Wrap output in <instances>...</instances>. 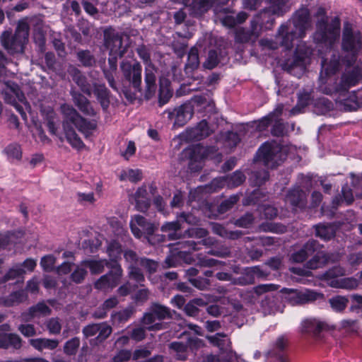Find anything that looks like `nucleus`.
<instances>
[{
	"label": "nucleus",
	"mask_w": 362,
	"mask_h": 362,
	"mask_svg": "<svg viewBox=\"0 0 362 362\" xmlns=\"http://www.w3.org/2000/svg\"><path fill=\"white\" fill-rule=\"evenodd\" d=\"M319 13L324 16V9L320 8ZM339 18H334L328 24L323 17L318 21L317 31L314 35V40L317 43L325 44L327 51L326 57L322 56V71L319 78V88L325 94L344 91L355 86L361 77V70L355 68L351 73L344 74L340 84L336 85L334 74L339 69L340 60L335 54L333 45L339 39Z\"/></svg>",
	"instance_id": "f257e3e1"
},
{
	"label": "nucleus",
	"mask_w": 362,
	"mask_h": 362,
	"mask_svg": "<svg viewBox=\"0 0 362 362\" xmlns=\"http://www.w3.org/2000/svg\"><path fill=\"white\" fill-rule=\"evenodd\" d=\"M309 20L308 10L305 8H301L296 13L291 21L279 28L275 41L267 38L259 41L264 49H276L279 46L284 47L285 49H290L296 45L293 59L287 60L284 64V68L298 77L305 71L310 57L314 54V51L300 40L304 37L305 30L310 25Z\"/></svg>",
	"instance_id": "f03ea898"
},
{
	"label": "nucleus",
	"mask_w": 362,
	"mask_h": 362,
	"mask_svg": "<svg viewBox=\"0 0 362 362\" xmlns=\"http://www.w3.org/2000/svg\"><path fill=\"white\" fill-rule=\"evenodd\" d=\"M61 110L64 116L63 130L67 141L73 148L82 149L84 144L76 133L74 127L88 137L95 129L96 122L86 120L70 105L64 104L61 106Z\"/></svg>",
	"instance_id": "7ed1b4c3"
},
{
	"label": "nucleus",
	"mask_w": 362,
	"mask_h": 362,
	"mask_svg": "<svg viewBox=\"0 0 362 362\" xmlns=\"http://www.w3.org/2000/svg\"><path fill=\"white\" fill-rule=\"evenodd\" d=\"M107 252L112 260L110 267L112 270L107 274L102 276L95 284L97 289L107 291L115 288L119 283L122 275V269L116 260L120 257L122 249L120 245L115 240L107 245Z\"/></svg>",
	"instance_id": "20e7f679"
},
{
	"label": "nucleus",
	"mask_w": 362,
	"mask_h": 362,
	"mask_svg": "<svg viewBox=\"0 0 362 362\" xmlns=\"http://www.w3.org/2000/svg\"><path fill=\"white\" fill-rule=\"evenodd\" d=\"M206 107H211V102L202 96H195L190 102L175 108L173 110H166L168 117L172 119L175 117L174 125L182 127L192 117L194 110L203 111Z\"/></svg>",
	"instance_id": "39448f33"
},
{
	"label": "nucleus",
	"mask_w": 362,
	"mask_h": 362,
	"mask_svg": "<svg viewBox=\"0 0 362 362\" xmlns=\"http://www.w3.org/2000/svg\"><path fill=\"white\" fill-rule=\"evenodd\" d=\"M362 47L361 33L354 30L349 23H345L343 31L342 49L347 53L346 59L342 60L350 66L356 61V56Z\"/></svg>",
	"instance_id": "423d86ee"
},
{
	"label": "nucleus",
	"mask_w": 362,
	"mask_h": 362,
	"mask_svg": "<svg viewBox=\"0 0 362 362\" xmlns=\"http://www.w3.org/2000/svg\"><path fill=\"white\" fill-rule=\"evenodd\" d=\"M29 25L26 20L18 22L13 37L11 38V33L4 32L1 37L3 46L11 53H21L28 39Z\"/></svg>",
	"instance_id": "0eeeda50"
},
{
	"label": "nucleus",
	"mask_w": 362,
	"mask_h": 362,
	"mask_svg": "<svg viewBox=\"0 0 362 362\" xmlns=\"http://www.w3.org/2000/svg\"><path fill=\"white\" fill-rule=\"evenodd\" d=\"M257 158L269 168H274L286 158V148L276 141L266 142L259 149Z\"/></svg>",
	"instance_id": "6e6552de"
},
{
	"label": "nucleus",
	"mask_w": 362,
	"mask_h": 362,
	"mask_svg": "<svg viewBox=\"0 0 362 362\" xmlns=\"http://www.w3.org/2000/svg\"><path fill=\"white\" fill-rule=\"evenodd\" d=\"M3 94L4 95L5 101L15 107L22 117L26 119V112H30L31 107L25 100V96L20 90L18 85L11 81L5 82Z\"/></svg>",
	"instance_id": "1a4fd4ad"
},
{
	"label": "nucleus",
	"mask_w": 362,
	"mask_h": 362,
	"mask_svg": "<svg viewBox=\"0 0 362 362\" xmlns=\"http://www.w3.org/2000/svg\"><path fill=\"white\" fill-rule=\"evenodd\" d=\"M353 269L347 272V273H351ZM346 274V271L338 266L334 267L332 269L327 271L323 274V279L326 281L327 284L332 288H341L346 290L355 289L358 286V281L353 277L341 278L338 277L344 276Z\"/></svg>",
	"instance_id": "9d476101"
},
{
	"label": "nucleus",
	"mask_w": 362,
	"mask_h": 362,
	"mask_svg": "<svg viewBox=\"0 0 362 362\" xmlns=\"http://www.w3.org/2000/svg\"><path fill=\"white\" fill-rule=\"evenodd\" d=\"M105 45L110 50L109 64L110 69L113 71L117 68V59L122 57L125 49L122 46V38L112 28H107L104 31Z\"/></svg>",
	"instance_id": "9b49d317"
},
{
	"label": "nucleus",
	"mask_w": 362,
	"mask_h": 362,
	"mask_svg": "<svg viewBox=\"0 0 362 362\" xmlns=\"http://www.w3.org/2000/svg\"><path fill=\"white\" fill-rule=\"evenodd\" d=\"M214 152L213 147H205L199 144L185 148L182 156L189 160L190 169L197 171L202 168V162L204 159L212 158Z\"/></svg>",
	"instance_id": "f8f14e48"
},
{
	"label": "nucleus",
	"mask_w": 362,
	"mask_h": 362,
	"mask_svg": "<svg viewBox=\"0 0 362 362\" xmlns=\"http://www.w3.org/2000/svg\"><path fill=\"white\" fill-rule=\"evenodd\" d=\"M282 293L283 298L292 305L309 303L323 297L320 293L305 288L300 290L284 288Z\"/></svg>",
	"instance_id": "ddd939ff"
},
{
	"label": "nucleus",
	"mask_w": 362,
	"mask_h": 362,
	"mask_svg": "<svg viewBox=\"0 0 362 362\" xmlns=\"http://www.w3.org/2000/svg\"><path fill=\"white\" fill-rule=\"evenodd\" d=\"M170 316L168 308L155 304L151 308V313H146L143 317V323L149 330H160L163 328L161 322H156V320H161Z\"/></svg>",
	"instance_id": "4468645a"
},
{
	"label": "nucleus",
	"mask_w": 362,
	"mask_h": 362,
	"mask_svg": "<svg viewBox=\"0 0 362 362\" xmlns=\"http://www.w3.org/2000/svg\"><path fill=\"white\" fill-rule=\"evenodd\" d=\"M207 338L211 344L219 348L221 354H226L227 357V359L222 361L218 357L210 356L208 358L209 362H230L233 358H235V353H234L230 348V341L226 334L218 333L214 336L208 337Z\"/></svg>",
	"instance_id": "2eb2a0df"
},
{
	"label": "nucleus",
	"mask_w": 362,
	"mask_h": 362,
	"mask_svg": "<svg viewBox=\"0 0 362 362\" xmlns=\"http://www.w3.org/2000/svg\"><path fill=\"white\" fill-rule=\"evenodd\" d=\"M227 1L228 0H184V4L191 15L199 16L210 8L214 9L219 4H225Z\"/></svg>",
	"instance_id": "dca6fc26"
},
{
	"label": "nucleus",
	"mask_w": 362,
	"mask_h": 362,
	"mask_svg": "<svg viewBox=\"0 0 362 362\" xmlns=\"http://www.w3.org/2000/svg\"><path fill=\"white\" fill-rule=\"evenodd\" d=\"M139 54L146 64L145 83L146 86V97L151 98L156 92V69L149 62V55L142 49H139Z\"/></svg>",
	"instance_id": "f3484780"
},
{
	"label": "nucleus",
	"mask_w": 362,
	"mask_h": 362,
	"mask_svg": "<svg viewBox=\"0 0 362 362\" xmlns=\"http://www.w3.org/2000/svg\"><path fill=\"white\" fill-rule=\"evenodd\" d=\"M131 231L136 238H141L144 235H151L154 231V225L148 222L143 216L135 215L132 217L129 223Z\"/></svg>",
	"instance_id": "a211bd4d"
},
{
	"label": "nucleus",
	"mask_w": 362,
	"mask_h": 362,
	"mask_svg": "<svg viewBox=\"0 0 362 362\" xmlns=\"http://www.w3.org/2000/svg\"><path fill=\"white\" fill-rule=\"evenodd\" d=\"M176 245L177 247L175 250L179 251L173 253L172 255L167 257L165 261L166 267H176L177 262L175 260V255L181 257L182 254L189 252L191 250H197L201 248V243L199 241L197 243L194 240H191L179 242Z\"/></svg>",
	"instance_id": "6ab92c4d"
},
{
	"label": "nucleus",
	"mask_w": 362,
	"mask_h": 362,
	"mask_svg": "<svg viewBox=\"0 0 362 362\" xmlns=\"http://www.w3.org/2000/svg\"><path fill=\"white\" fill-rule=\"evenodd\" d=\"M263 0H243L244 6L249 9H255ZM290 0H270L269 12L275 15H281L289 8Z\"/></svg>",
	"instance_id": "aec40b11"
},
{
	"label": "nucleus",
	"mask_w": 362,
	"mask_h": 362,
	"mask_svg": "<svg viewBox=\"0 0 362 362\" xmlns=\"http://www.w3.org/2000/svg\"><path fill=\"white\" fill-rule=\"evenodd\" d=\"M214 12L216 16V19L218 20L223 25L228 28H233L236 24L241 23L247 18V15L245 12H240L237 14L236 17H235L234 13L228 12L225 9L219 11L218 6L215 7Z\"/></svg>",
	"instance_id": "412c9836"
},
{
	"label": "nucleus",
	"mask_w": 362,
	"mask_h": 362,
	"mask_svg": "<svg viewBox=\"0 0 362 362\" xmlns=\"http://www.w3.org/2000/svg\"><path fill=\"white\" fill-rule=\"evenodd\" d=\"M83 332L86 337L98 334L96 341L101 342L111 334L112 328L106 323L92 324L84 327Z\"/></svg>",
	"instance_id": "4be33fe9"
},
{
	"label": "nucleus",
	"mask_w": 362,
	"mask_h": 362,
	"mask_svg": "<svg viewBox=\"0 0 362 362\" xmlns=\"http://www.w3.org/2000/svg\"><path fill=\"white\" fill-rule=\"evenodd\" d=\"M121 69L125 77L132 81L134 88H138L141 81V66L137 63L134 62L130 64L128 62H122Z\"/></svg>",
	"instance_id": "5701e85b"
},
{
	"label": "nucleus",
	"mask_w": 362,
	"mask_h": 362,
	"mask_svg": "<svg viewBox=\"0 0 362 362\" xmlns=\"http://www.w3.org/2000/svg\"><path fill=\"white\" fill-rule=\"evenodd\" d=\"M202 341L197 337H191L188 339L187 345L182 342H173L170 345V348L176 354V356L180 360H185L187 358V346L191 349H197L202 346Z\"/></svg>",
	"instance_id": "b1692460"
},
{
	"label": "nucleus",
	"mask_w": 362,
	"mask_h": 362,
	"mask_svg": "<svg viewBox=\"0 0 362 362\" xmlns=\"http://www.w3.org/2000/svg\"><path fill=\"white\" fill-rule=\"evenodd\" d=\"M210 129L205 120L201 121L195 127L187 129L182 134V137L189 141L201 140L209 136Z\"/></svg>",
	"instance_id": "393cba45"
},
{
	"label": "nucleus",
	"mask_w": 362,
	"mask_h": 362,
	"mask_svg": "<svg viewBox=\"0 0 362 362\" xmlns=\"http://www.w3.org/2000/svg\"><path fill=\"white\" fill-rule=\"evenodd\" d=\"M329 329L325 322L315 318L305 319L302 321L300 327L301 332L317 334L322 331Z\"/></svg>",
	"instance_id": "a878e982"
},
{
	"label": "nucleus",
	"mask_w": 362,
	"mask_h": 362,
	"mask_svg": "<svg viewBox=\"0 0 362 362\" xmlns=\"http://www.w3.org/2000/svg\"><path fill=\"white\" fill-rule=\"evenodd\" d=\"M245 180V176L240 171H235L230 177H220L212 181V186L216 188H222L226 185L229 187H234L241 185Z\"/></svg>",
	"instance_id": "bb28decb"
},
{
	"label": "nucleus",
	"mask_w": 362,
	"mask_h": 362,
	"mask_svg": "<svg viewBox=\"0 0 362 362\" xmlns=\"http://www.w3.org/2000/svg\"><path fill=\"white\" fill-rule=\"evenodd\" d=\"M36 267V262L31 259H26L22 266H16L11 269L4 277V281L22 278L26 272H32Z\"/></svg>",
	"instance_id": "cd10ccee"
},
{
	"label": "nucleus",
	"mask_w": 362,
	"mask_h": 362,
	"mask_svg": "<svg viewBox=\"0 0 362 362\" xmlns=\"http://www.w3.org/2000/svg\"><path fill=\"white\" fill-rule=\"evenodd\" d=\"M50 314V309L44 303H39L35 306L30 308L27 313L22 314V320L30 321Z\"/></svg>",
	"instance_id": "c85d7f7f"
},
{
	"label": "nucleus",
	"mask_w": 362,
	"mask_h": 362,
	"mask_svg": "<svg viewBox=\"0 0 362 362\" xmlns=\"http://www.w3.org/2000/svg\"><path fill=\"white\" fill-rule=\"evenodd\" d=\"M319 245L314 240L308 241L298 252L292 255L291 259L295 262H303L310 255L317 251Z\"/></svg>",
	"instance_id": "c756f323"
},
{
	"label": "nucleus",
	"mask_w": 362,
	"mask_h": 362,
	"mask_svg": "<svg viewBox=\"0 0 362 362\" xmlns=\"http://www.w3.org/2000/svg\"><path fill=\"white\" fill-rule=\"evenodd\" d=\"M283 108L284 107L282 105H278L272 112L255 122L256 129L259 132L265 130L271 122L277 119L279 115L282 113Z\"/></svg>",
	"instance_id": "7c9ffc66"
},
{
	"label": "nucleus",
	"mask_w": 362,
	"mask_h": 362,
	"mask_svg": "<svg viewBox=\"0 0 362 362\" xmlns=\"http://www.w3.org/2000/svg\"><path fill=\"white\" fill-rule=\"evenodd\" d=\"M135 206L141 211H146L149 206V199L146 187L138 188L134 194Z\"/></svg>",
	"instance_id": "2f4dec72"
},
{
	"label": "nucleus",
	"mask_w": 362,
	"mask_h": 362,
	"mask_svg": "<svg viewBox=\"0 0 362 362\" xmlns=\"http://www.w3.org/2000/svg\"><path fill=\"white\" fill-rule=\"evenodd\" d=\"M304 199L305 193L298 187L288 192L286 197V202L293 206L301 208L305 205Z\"/></svg>",
	"instance_id": "473e14b6"
},
{
	"label": "nucleus",
	"mask_w": 362,
	"mask_h": 362,
	"mask_svg": "<svg viewBox=\"0 0 362 362\" xmlns=\"http://www.w3.org/2000/svg\"><path fill=\"white\" fill-rule=\"evenodd\" d=\"M42 115L47 121V126L49 132L52 134L57 135V131L55 127V113L53 107L50 105H42L40 107Z\"/></svg>",
	"instance_id": "72a5a7b5"
},
{
	"label": "nucleus",
	"mask_w": 362,
	"mask_h": 362,
	"mask_svg": "<svg viewBox=\"0 0 362 362\" xmlns=\"http://www.w3.org/2000/svg\"><path fill=\"white\" fill-rule=\"evenodd\" d=\"M73 98L76 105L84 114L88 115H93L95 114L94 110L92 108L90 104L83 95L80 93H74Z\"/></svg>",
	"instance_id": "f704fd0d"
},
{
	"label": "nucleus",
	"mask_w": 362,
	"mask_h": 362,
	"mask_svg": "<svg viewBox=\"0 0 362 362\" xmlns=\"http://www.w3.org/2000/svg\"><path fill=\"white\" fill-rule=\"evenodd\" d=\"M30 344L36 349L42 351L45 349L52 350L55 349L59 341L56 339H49L45 338L30 339Z\"/></svg>",
	"instance_id": "c9c22d12"
},
{
	"label": "nucleus",
	"mask_w": 362,
	"mask_h": 362,
	"mask_svg": "<svg viewBox=\"0 0 362 362\" xmlns=\"http://www.w3.org/2000/svg\"><path fill=\"white\" fill-rule=\"evenodd\" d=\"M108 263L105 259H90L82 262V266L88 268L92 274L101 273Z\"/></svg>",
	"instance_id": "e433bc0d"
},
{
	"label": "nucleus",
	"mask_w": 362,
	"mask_h": 362,
	"mask_svg": "<svg viewBox=\"0 0 362 362\" xmlns=\"http://www.w3.org/2000/svg\"><path fill=\"white\" fill-rule=\"evenodd\" d=\"M119 180L122 181H130L132 182H137L142 178V173L139 169H124L120 172L119 175Z\"/></svg>",
	"instance_id": "4c0bfd02"
},
{
	"label": "nucleus",
	"mask_w": 362,
	"mask_h": 362,
	"mask_svg": "<svg viewBox=\"0 0 362 362\" xmlns=\"http://www.w3.org/2000/svg\"><path fill=\"white\" fill-rule=\"evenodd\" d=\"M93 93L96 95L102 107L104 109L107 108L109 105V100L108 92L105 86L103 84H94Z\"/></svg>",
	"instance_id": "58836bf2"
},
{
	"label": "nucleus",
	"mask_w": 362,
	"mask_h": 362,
	"mask_svg": "<svg viewBox=\"0 0 362 362\" xmlns=\"http://www.w3.org/2000/svg\"><path fill=\"white\" fill-rule=\"evenodd\" d=\"M1 347H13L19 349L21 346V339L20 337L15 334H3Z\"/></svg>",
	"instance_id": "ea45409f"
},
{
	"label": "nucleus",
	"mask_w": 362,
	"mask_h": 362,
	"mask_svg": "<svg viewBox=\"0 0 362 362\" xmlns=\"http://www.w3.org/2000/svg\"><path fill=\"white\" fill-rule=\"evenodd\" d=\"M4 153L11 162L18 161L22 157V151L21 146L17 144H11L7 146L4 149Z\"/></svg>",
	"instance_id": "a19ab883"
},
{
	"label": "nucleus",
	"mask_w": 362,
	"mask_h": 362,
	"mask_svg": "<svg viewBox=\"0 0 362 362\" xmlns=\"http://www.w3.org/2000/svg\"><path fill=\"white\" fill-rule=\"evenodd\" d=\"M329 260L328 257L322 251L317 252L316 255L307 263V267L315 269L322 267Z\"/></svg>",
	"instance_id": "79ce46f5"
},
{
	"label": "nucleus",
	"mask_w": 362,
	"mask_h": 362,
	"mask_svg": "<svg viewBox=\"0 0 362 362\" xmlns=\"http://www.w3.org/2000/svg\"><path fill=\"white\" fill-rule=\"evenodd\" d=\"M262 308L264 314H275L278 312H283L281 304L274 298L262 301Z\"/></svg>",
	"instance_id": "37998d69"
},
{
	"label": "nucleus",
	"mask_w": 362,
	"mask_h": 362,
	"mask_svg": "<svg viewBox=\"0 0 362 362\" xmlns=\"http://www.w3.org/2000/svg\"><path fill=\"white\" fill-rule=\"evenodd\" d=\"M73 79L81 88V90L88 95H90L92 92V86L86 81V78L77 69L73 68Z\"/></svg>",
	"instance_id": "c03bdc74"
},
{
	"label": "nucleus",
	"mask_w": 362,
	"mask_h": 362,
	"mask_svg": "<svg viewBox=\"0 0 362 362\" xmlns=\"http://www.w3.org/2000/svg\"><path fill=\"white\" fill-rule=\"evenodd\" d=\"M332 309L337 313H341L346 308L349 299L346 296H337L329 300Z\"/></svg>",
	"instance_id": "a18cd8bd"
},
{
	"label": "nucleus",
	"mask_w": 362,
	"mask_h": 362,
	"mask_svg": "<svg viewBox=\"0 0 362 362\" xmlns=\"http://www.w3.org/2000/svg\"><path fill=\"white\" fill-rule=\"evenodd\" d=\"M316 235L323 240L330 239L335 233V229L332 225L319 224L315 226Z\"/></svg>",
	"instance_id": "49530a36"
},
{
	"label": "nucleus",
	"mask_w": 362,
	"mask_h": 362,
	"mask_svg": "<svg viewBox=\"0 0 362 362\" xmlns=\"http://www.w3.org/2000/svg\"><path fill=\"white\" fill-rule=\"evenodd\" d=\"M245 274L247 277V283H253L255 279H264L267 276V273L260 269L259 267L247 268L245 270Z\"/></svg>",
	"instance_id": "de8ad7c7"
},
{
	"label": "nucleus",
	"mask_w": 362,
	"mask_h": 362,
	"mask_svg": "<svg viewBox=\"0 0 362 362\" xmlns=\"http://www.w3.org/2000/svg\"><path fill=\"white\" fill-rule=\"evenodd\" d=\"M199 65V54L197 47H193L190 49L189 54L187 62L185 66V69L187 72L192 71L197 69Z\"/></svg>",
	"instance_id": "09e8293b"
},
{
	"label": "nucleus",
	"mask_w": 362,
	"mask_h": 362,
	"mask_svg": "<svg viewBox=\"0 0 362 362\" xmlns=\"http://www.w3.org/2000/svg\"><path fill=\"white\" fill-rule=\"evenodd\" d=\"M109 225L114 235L118 238H123L127 234V231L124 227V223L117 218H110Z\"/></svg>",
	"instance_id": "8fccbe9b"
},
{
	"label": "nucleus",
	"mask_w": 362,
	"mask_h": 362,
	"mask_svg": "<svg viewBox=\"0 0 362 362\" xmlns=\"http://www.w3.org/2000/svg\"><path fill=\"white\" fill-rule=\"evenodd\" d=\"M180 228L179 221L168 222L162 226L163 232H168V236L170 240H175L179 238L177 231Z\"/></svg>",
	"instance_id": "3c124183"
},
{
	"label": "nucleus",
	"mask_w": 362,
	"mask_h": 362,
	"mask_svg": "<svg viewBox=\"0 0 362 362\" xmlns=\"http://www.w3.org/2000/svg\"><path fill=\"white\" fill-rule=\"evenodd\" d=\"M212 230L214 233L223 238L235 239L240 235V233L238 231H228L222 226L218 223H215L212 226Z\"/></svg>",
	"instance_id": "603ef678"
},
{
	"label": "nucleus",
	"mask_w": 362,
	"mask_h": 362,
	"mask_svg": "<svg viewBox=\"0 0 362 362\" xmlns=\"http://www.w3.org/2000/svg\"><path fill=\"white\" fill-rule=\"evenodd\" d=\"M341 192L343 199H339L338 197L334 198L333 200V204L334 206H337L339 205L341 203L344 202H345L346 204H350L353 202V194L351 192V190L349 187H343Z\"/></svg>",
	"instance_id": "864d4df0"
},
{
	"label": "nucleus",
	"mask_w": 362,
	"mask_h": 362,
	"mask_svg": "<svg viewBox=\"0 0 362 362\" xmlns=\"http://www.w3.org/2000/svg\"><path fill=\"white\" fill-rule=\"evenodd\" d=\"M118 300L116 297H112L106 300L103 305V311L96 312L94 316L98 318H103L105 316L106 312L116 306Z\"/></svg>",
	"instance_id": "5fc2aeb1"
},
{
	"label": "nucleus",
	"mask_w": 362,
	"mask_h": 362,
	"mask_svg": "<svg viewBox=\"0 0 362 362\" xmlns=\"http://www.w3.org/2000/svg\"><path fill=\"white\" fill-rule=\"evenodd\" d=\"M129 277L139 284H141V283L144 281L143 274L139 268L133 264L129 267Z\"/></svg>",
	"instance_id": "6e6d98bb"
},
{
	"label": "nucleus",
	"mask_w": 362,
	"mask_h": 362,
	"mask_svg": "<svg viewBox=\"0 0 362 362\" xmlns=\"http://www.w3.org/2000/svg\"><path fill=\"white\" fill-rule=\"evenodd\" d=\"M310 99L308 93H301L298 95V105L291 110V114L295 115L300 112V109L308 105Z\"/></svg>",
	"instance_id": "4d7b16f0"
},
{
	"label": "nucleus",
	"mask_w": 362,
	"mask_h": 362,
	"mask_svg": "<svg viewBox=\"0 0 362 362\" xmlns=\"http://www.w3.org/2000/svg\"><path fill=\"white\" fill-rule=\"evenodd\" d=\"M26 296L23 291H20L11 293L9 298L6 300V303L7 305H12L14 303L22 302L26 299Z\"/></svg>",
	"instance_id": "13d9d810"
},
{
	"label": "nucleus",
	"mask_w": 362,
	"mask_h": 362,
	"mask_svg": "<svg viewBox=\"0 0 362 362\" xmlns=\"http://www.w3.org/2000/svg\"><path fill=\"white\" fill-rule=\"evenodd\" d=\"M218 64L217 53L214 50H210L208 54V57L204 62L203 66L208 69H212Z\"/></svg>",
	"instance_id": "bf43d9fd"
},
{
	"label": "nucleus",
	"mask_w": 362,
	"mask_h": 362,
	"mask_svg": "<svg viewBox=\"0 0 362 362\" xmlns=\"http://www.w3.org/2000/svg\"><path fill=\"white\" fill-rule=\"evenodd\" d=\"M80 344L78 338H73L68 341L64 346V351L66 354L72 355L74 354Z\"/></svg>",
	"instance_id": "052dcab7"
},
{
	"label": "nucleus",
	"mask_w": 362,
	"mask_h": 362,
	"mask_svg": "<svg viewBox=\"0 0 362 362\" xmlns=\"http://www.w3.org/2000/svg\"><path fill=\"white\" fill-rule=\"evenodd\" d=\"M86 267L82 266V262L76 267L71 274L72 280L76 283H80L86 274Z\"/></svg>",
	"instance_id": "680f3d73"
},
{
	"label": "nucleus",
	"mask_w": 362,
	"mask_h": 362,
	"mask_svg": "<svg viewBox=\"0 0 362 362\" xmlns=\"http://www.w3.org/2000/svg\"><path fill=\"white\" fill-rule=\"evenodd\" d=\"M352 300V305L350 307V310L352 312H356V313H362V296L359 295H352L351 296Z\"/></svg>",
	"instance_id": "e2e57ef3"
},
{
	"label": "nucleus",
	"mask_w": 362,
	"mask_h": 362,
	"mask_svg": "<svg viewBox=\"0 0 362 362\" xmlns=\"http://www.w3.org/2000/svg\"><path fill=\"white\" fill-rule=\"evenodd\" d=\"M134 310L132 308H129L124 309L119 313H115L112 315L113 320H118L119 322L127 321L130 316L133 314Z\"/></svg>",
	"instance_id": "0e129e2a"
},
{
	"label": "nucleus",
	"mask_w": 362,
	"mask_h": 362,
	"mask_svg": "<svg viewBox=\"0 0 362 362\" xmlns=\"http://www.w3.org/2000/svg\"><path fill=\"white\" fill-rule=\"evenodd\" d=\"M238 196L233 195L230 197L228 199L223 201L219 207V211L221 213L226 211L228 209H230L234 204L237 203L238 201Z\"/></svg>",
	"instance_id": "69168bd1"
},
{
	"label": "nucleus",
	"mask_w": 362,
	"mask_h": 362,
	"mask_svg": "<svg viewBox=\"0 0 362 362\" xmlns=\"http://www.w3.org/2000/svg\"><path fill=\"white\" fill-rule=\"evenodd\" d=\"M339 329H344L347 332H353L356 329V321L354 320H343L339 322Z\"/></svg>",
	"instance_id": "338daca9"
},
{
	"label": "nucleus",
	"mask_w": 362,
	"mask_h": 362,
	"mask_svg": "<svg viewBox=\"0 0 362 362\" xmlns=\"http://www.w3.org/2000/svg\"><path fill=\"white\" fill-rule=\"evenodd\" d=\"M55 258L52 255H47L42 258L40 264L44 270L50 271L53 269Z\"/></svg>",
	"instance_id": "774afa93"
}]
</instances>
